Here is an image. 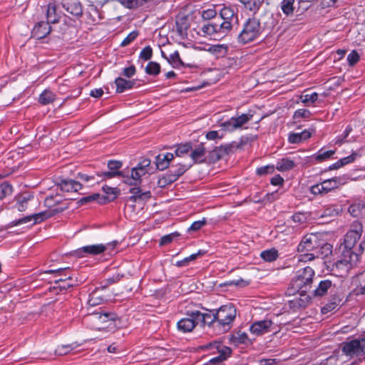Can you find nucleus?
I'll return each instance as SVG.
<instances>
[{
	"mask_svg": "<svg viewBox=\"0 0 365 365\" xmlns=\"http://www.w3.org/2000/svg\"><path fill=\"white\" fill-rule=\"evenodd\" d=\"M124 277L123 274L115 273L111 277L105 279L101 282V287L102 289H106L110 285L119 282Z\"/></svg>",
	"mask_w": 365,
	"mask_h": 365,
	"instance_id": "43",
	"label": "nucleus"
},
{
	"mask_svg": "<svg viewBox=\"0 0 365 365\" xmlns=\"http://www.w3.org/2000/svg\"><path fill=\"white\" fill-rule=\"evenodd\" d=\"M323 237V234L319 232L309 233L303 237L297 246V251L303 253V255H301L300 260H307L305 255L317 251Z\"/></svg>",
	"mask_w": 365,
	"mask_h": 365,
	"instance_id": "7",
	"label": "nucleus"
},
{
	"mask_svg": "<svg viewBox=\"0 0 365 365\" xmlns=\"http://www.w3.org/2000/svg\"><path fill=\"white\" fill-rule=\"evenodd\" d=\"M138 36V31H133L130 32L121 42L120 46L125 47L132 43Z\"/></svg>",
	"mask_w": 365,
	"mask_h": 365,
	"instance_id": "59",
	"label": "nucleus"
},
{
	"mask_svg": "<svg viewBox=\"0 0 365 365\" xmlns=\"http://www.w3.org/2000/svg\"><path fill=\"white\" fill-rule=\"evenodd\" d=\"M192 166V164H190V165H186L184 164L178 163L176 165V168L175 170H173V172L175 173L176 177L179 178L187 170H188Z\"/></svg>",
	"mask_w": 365,
	"mask_h": 365,
	"instance_id": "55",
	"label": "nucleus"
},
{
	"mask_svg": "<svg viewBox=\"0 0 365 365\" xmlns=\"http://www.w3.org/2000/svg\"><path fill=\"white\" fill-rule=\"evenodd\" d=\"M205 349L210 350H216L219 354L218 356L225 361L232 354V349L229 346H225L222 342L218 341H211L205 345Z\"/></svg>",
	"mask_w": 365,
	"mask_h": 365,
	"instance_id": "19",
	"label": "nucleus"
},
{
	"mask_svg": "<svg viewBox=\"0 0 365 365\" xmlns=\"http://www.w3.org/2000/svg\"><path fill=\"white\" fill-rule=\"evenodd\" d=\"M123 166V163L120 160H110L108 162V168L111 171H119Z\"/></svg>",
	"mask_w": 365,
	"mask_h": 365,
	"instance_id": "63",
	"label": "nucleus"
},
{
	"mask_svg": "<svg viewBox=\"0 0 365 365\" xmlns=\"http://www.w3.org/2000/svg\"><path fill=\"white\" fill-rule=\"evenodd\" d=\"M49 24L46 21L38 22L32 30V36L37 39L45 38L51 31V27Z\"/></svg>",
	"mask_w": 365,
	"mask_h": 365,
	"instance_id": "23",
	"label": "nucleus"
},
{
	"mask_svg": "<svg viewBox=\"0 0 365 365\" xmlns=\"http://www.w3.org/2000/svg\"><path fill=\"white\" fill-rule=\"evenodd\" d=\"M103 190L106 194V195H100L98 200V203L100 204H106L109 202L113 201L118 195L117 188H113L106 185L103 187Z\"/></svg>",
	"mask_w": 365,
	"mask_h": 365,
	"instance_id": "28",
	"label": "nucleus"
},
{
	"mask_svg": "<svg viewBox=\"0 0 365 365\" xmlns=\"http://www.w3.org/2000/svg\"><path fill=\"white\" fill-rule=\"evenodd\" d=\"M312 116V113L307 109L300 108L295 110L293 114V118L298 120L299 118H309Z\"/></svg>",
	"mask_w": 365,
	"mask_h": 365,
	"instance_id": "54",
	"label": "nucleus"
},
{
	"mask_svg": "<svg viewBox=\"0 0 365 365\" xmlns=\"http://www.w3.org/2000/svg\"><path fill=\"white\" fill-rule=\"evenodd\" d=\"M336 286L329 279H322L318 282L317 286L310 291L313 297H322L328 293H332Z\"/></svg>",
	"mask_w": 365,
	"mask_h": 365,
	"instance_id": "13",
	"label": "nucleus"
},
{
	"mask_svg": "<svg viewBox=\"0 0 365 365\" xmlns=\"http://www.w3.org/2000/svg\"><path fill=\"white\" fill-rule=\"evenodd\" d=\"M194 314H195V311L187 312V317L178 322L177 329L179 331L190 333L198 325L197 317Z\"/></svg>",
	"mask_w": 365,
	"mask_h": 365,
	"instance_id": "11",
	"label": "nucleus"
},
{
	"mask_svg": "<svg viewBox=\"0 0 365 365\" xmlns=\"http://www.w3.org/2000/svg\"><path fill=\"white\" fill-rule=\"evenodd\" d=\"M205 137L207 140H214L216 139H222L224 137V134L222 132L220 133V131L217 130H210L206 133Z\"/></svg>",
	"mask_w": 365,
	"mask_h": 365,
	"instance_id": "62",
	"label": "nucleus"
},
{
	"mask_svg": "<svg viewBox=\"0 0 365 365\" xmlns=\"http://www.w3.org/2000/svg\"><path fill=\"white\" fill-rule=\"evenodd\" d=\"M207 224L206 218L203 217L201 220L195 221L188 228V231H197Z\"/></svg>",
	"mask_w": 365,
	"mask_h": 365,
	"instance_id": "60",
	"label": "nucleus"
},
{
	"mask_svg": "<svg viewBox=\"0 0 365 365\" xmlns=\"http://www.w3.org/2000/svg\"><path fill=\"white\" fill-rule=\"evenodd\" d=\"M276 168L273 165H267L265 166L259 167L256 170V174L258 176H264L268 174H272L274 173Z\"/></svg>",
	"mask_w": 365,
	"mask_h": 365,
	"instance_id": "53",
	"label": "nucleus"
},
{
	"mask_svg": "<svg viewBox=\"0 0 365 365\" xmlns=\"http://www.w3.org/2000/svg\"><path fill=\"white\" fill-rule=\"evenodd\" d=\"M148 171H142L136 167L133 168L131 170L130 176L125 173V176H123V182L129 185H138L141 182V177L145 175Z\"/></svg>",
	"mask_w": 365,
	"mask_h": 365,
	"instance_id": "21",
	"label": "nucleus"
},
{
	"mask_svg": "<svg viewBox=\"0 0 365 365\" xmlns=\"http://www.w3.org/2000/svg\"><path fill=\"white\" fill-rule=\"evenodd\" d=\"M295 0H282L280 2V8L284 14L287 16H289L293 14L294 11V4Z\"/></svg>",
	"mask_w": 365,
	"mask_h": 365,
	"instance_id": "44",
	"label": "nucleus"
},
{
	"mask_svg": "<svg viewBox=\"0 0 365 365\" xmlns=\"http://www.w3.org/2000/svg\"><path fill=\"white\" fill-rule=\"evenodd\" d=\"M232 146L230 144L221 145L215 147L211 152L212 157H215L217 160L220 159L225 155H228L232 150Z\"/></svg>",
	"mask_w": 365,
	"mask_h": 365,
	"instance_id": "34",
	"label": "nucleus"
},
{
	"mask_svg": "<svg viewBox=\"0 0 365 365\" xmlns=\"http://www.w3.org/2000/svg\"><path fill=\"white\" fill-rule=\"evenodd\" d=\"M331 297L328 303H327L322 308V314H327L334 309H335L337 307L340 306L341 302L342 301V296L341 294L337 293L335 290H333L332 293H330Z\"/></svg>",
	"mask_w": 365,
	"mask_h": 365,
	"instance_id": "24",
	"label": "nucleus"
},
{
	"mask_svg": "<svg viewBox=\"0 0 365 365\" xmlns=\"http://www.w3.org/2000/svg\"><path fill=\"white\" fill-rule=\"evenodd\" d=\"M192 150V143L187 142L185 143H180L175 145L174 156L183 157L185 155L190 154Z\"/></svg>",
	"mask_w": 365,
	"mask_h": 365,
	"instance_id": "42",
	"label": "nucleus"
},
{
	"mask_svg": "<svg viewBox=\"0 0 365 365\" xmlns=\"http://www.w3.org/2000/svg\"><path fill=\"white\" fill-rule=\"evenodd\" d=\"M104 244H96L83 246L76 250V255L78 257L94 256L104 252Z\"/></svg>",
	"mask_w": 365,
	"mask_h": 365,
	"instance_id": "16",
	"label": "nucleus"
},
{
	"mask_svg": "<svg viewBox=\"0 0 365 365\" xmlns=\"http://www.w3.org/2000/svg\"><path fill=\"white\" fill-rule=\"evenodd\" d=\"M96 175L99 178H102L103 180L104 179H110L115 177H122L125 176V171H111L109 170V171H105L102 173H96Z\"/></svg>",
	"mask_w": 365,
	"mask_h": 365,
	"instance_id": "46",
	"label": "nucleus"
},
{
	"mask_svg": "<svg viewBox=\"0 0 365 365\" xmlns=\"http://www.w3.org/2000/svg\"><path fill=\"white\" fill-rule=\"evenodd\" d=\"M175 26L178 34L182 38H186L187 30L190 26V16L184 13L178 14L175 19Z\"/></svg>",
	"mask_w": 365,
	"mask_h": 365,
	"instance_id": "15",
	"label": "nucleus"
},
{
	"mask_svg": "<svg viewBox=\"0 0 365 365\" xmlns=\"http://www.w3.org/2000/svg\"><path fill=\"white\" fill-rule=\"evenodd\" d=\"M65 279H57L55 280L56 286L53 287L54 289H59V291L67 290L69 288H72L74 286L75 281L71 276H67L64 274Z\"/></svg>",
	"mask_w": 365,
	"mask_h": 365,
	"instance_id": "30",
	"label": "nucleus"
},
{
	"mask_svg": "<svg viewBox=\"0 0 365 365\" xmlns=\"http://www.w3.org/2000/svg\"><path fill=\"white\" fill-rule=\"evenodd\" d=\"M254 113L250 110L247 113L232 116L227 120L220 123V126L224 131L232 133L242 128L244 125L252 119Z\"/></svg>",
	"mask_w": 365,
	"mask_h": 365,
	"instance_id": "8",
	"label": "nucleus"
},
{
	"mask_svg": "<svg viewBox=\"0 0 365 365\" xmlns=\"http://www.w3.org/2000/svg\"><path fill=\"white\" fill-rule=\"evenodd\" d=\"M221 17H217L202 25L201 31L205 35L210 36L215 40H220L227 36L232 31L230 23L227 24Z\"/></svg>",
	"mask_w": 365,
	"mask_h": 365,
	"instance_id": "6",
	"label": "nucleus"
},
{
	"mask_svg": "<svg viewBox=\"0 0 365 365\" xmlns=\"http://www.w3.org/2000/svg\"><path fill=\"white\" fill-rule=\"evenodd\" d=\"M312 132L308 130H304L301 133H291L288 137V141L290 143L296 144L311 138Z\"/></svg>",
	"mask_w": 365,
	"mask_h": 365,
	"instance_id": "29",
	"label": "nucleus"
},
{
	"mask_svg": "<svg viewBox=\"0 0 365 365\" xmlns=\"http://www.w3.org/2000/svg\"><path fill=\"white\" fill-rule=\"evenodd\" d=\"M206 148L205 143H200L193 145L192 144V150L190 153V156L192 159V164H200L206 161Z\"/></svg>",
	"mask_w": 365,
	"mask_h": 365,
	"instance_id": "18",
	"label": "nucleus"
},
{
	"mask_svg": "<svg viewBox=\"0 0 365 365\" xmlns=\"http://www.w3.org/2000/svg\"><path fill=\"white\" fill-rule=\"evenodd\" d=\"M147 74L150 76H158L160 73V65L155 61H150L145 68Z\"/></svg>",
	"mask_w": 365,
	"mask_h": 365,
	"instance_id": "48",
	"label": "nucleus"
},
{
	"mask_svg": "<svg viewBox=\"0 0 365 365\" xmlns=\"http://www.w3.org/2000/svg\"><path fill=\"white\" fill-rule=\"evenodd\" d=\"M347 61H348L349 65H351V66L356 64L359 61V56L358 53L356 51H352L347 56Z\"/></svg>",
	"mask_w": 365,
	"mask_h": 365,
	"instance_id": "64",
	"label": "nucleus"
},
{
	"mask_svg": "<svg viewBox=\"0 0 365 365\" xmlns=\"http://www.w3.org/2000/svg\"><path fill=\"white\" fill-rule=\"evenodd\" d=\"M341 350L346 356H361L365 355V337L344 342Z\"/></svg>",
	"mask_w": 365,
	"mask_h": 365,
	"instance_id": "9",
	"label": "nucleus"
},
{
	"mask_svg": "<svg viewBox=\"0 0 365 365\" xmlns=\"http://www.w3.org/2000/svg\"><path fill=\"white\" fill-rule=\"evenodd\" d=\"M56 95L49 90H44L39 96L38 102L42 105H48L54 101Z\"/></svg>",
	"mask_w": 365,
	"mask_h": 365,
	"instance_id": "45",
	"label": "nucleus"
},
{
	"mask_svg": "<svg viewBox=\"0 0 365 365\" xmlns=\"http://www.w3.org/2000/svg\"><path fill=\"white\" fill-rule=\"evenodd\" d=\"M242 4H243L245 9L256 14L259 11L262 7L264 1L263 0H238Z\"/></svg>",
	"mask_w": 365,
	"mask_h": 365,
	"instance_id": "33",
	"label": "nucleus"
},
{
	"mask_svg": "<svg viewBox=\"0 0 365 365\" xmlns=\"http://www.w3.org/2000/svg\"><path fill=\"white\" fill-rule=\"evenodd\" d=\"M129 192L132 194L129 200L133 202H137L138 200H146L150 197V191L142 192L139 187H134L130 189Z\"/></svg>",
	"mask_w": 365,
	"mask_h": 365,
	"instance_id": "32",
	"label": "nucleus"
},
{
	"mask_svg": "<svg viewBox=\"0 0 365 365\" xmlns=\"http://www.w3.org/2000/svg\"><path fill=\"white\" fill-rule=\"evenodd\" d=\"M136 83V80H126L121 77H118L115 80L116 86V93H121L127 90L132 89Z\"/></svg>",
	"mask_w": 365,
	"mask_h": 365,
	"instance_id": "26",
	"label": "nucleus"
},
{
	"mask_svg": "<svg viewBox=\"0 0 365 365\" xmlns=\"http://www.w3.org/2000/svg\"><path fill=\"white\" fill-rule=\"evenodd\" d=\"M299 294L300 297L299 299H297L296 303L297 304V306L299 307H306L307 305L310 302L312 297H313L312 295L307 294V292H297Z\"/></svg>",
	"mask_w": 365,
	"mask_h": 365,
	"instance_id": "52",
	"label": "nucleus"
},
{
	"mask_svg": "<svg viewBox=\"0 0 365 365\" xmlns=\"http://www.w3.org/2000/svg\"><path fill=\"white\" fill-rule=\"evenodd\" d=\"M314 274V271L310 267L299 269L287 289L289 294H294L296 292H310Z\"/></svg>",
	"mask_w": 365,
	"mask_h": 365,
	"instance_id": "4",
	"label": "nucleus"
},
{
	"mask_svg": "<svg viewBox=\"0 0 365 365\" xmlns=\"http://www.w3.org/2000/svg\"><path fill=\"white\" fill-rule=\"evenodd\" d=\"M363 232L362 224L356 220L350 226V230L344 236L343 245L340 247L341 254L340 259L334 264V267L342 272H347L353 266L356 265L359 261L360 255L363 252V242L358 247L356 245Z\"/></svg>",
	"mask_w": 365,
	"mask_h": 365,
	"instance_id": "1",
	"label": "nucleus"
},
{
	"mask_svg": "<svg viewBox=\"0 0 365 365\" xmlns=\"http://www.w3.org/2000/svg\"><path fill=\"white\" fill-rule=\"evenodd\" d=\"M174 159V154L167 153H160L155 157L156 167L159 170H164L170 165V162Z\"/></svg>",
	"mask_w": 365,
	"mask_h": 365,
	"instance_id": "25",
	"label": "nucleus"
},
{
	"mask_svg": "<svg viewBox=\"0 0 365 365\" xmlns=\"http://www.w3.org/2000/svg\"><path fill=\"white\" fill-rule=\"evenodd\" d=\"M348 211L353 217H359L365 211V202L359 200L352 203Z\"/></svg>",
	"mask_w": 365,
	"mask_h": 365,
	"instance_id": "38",
	"label": "nucleus"
},
{
	"mask_svg": "<svg viewBox=\"0 0 365 365\" xmlns=\"http://www.w3.org/2000/svg\"><path fill=\"white\" fill-rule=\"evenodd\" d=\"M334 153V150H324L323 149H321L314 155V158L317 161L322 162L331 158V156Z\"/></svg>",
	"mask_w": 365,
	"mask_h": 365,
	"instance_id": "50",
	"label": "nucleus"
},
{
	"mask_svg": "<svg viewBox=\"0 0 365 365\" xmlns=\"http://www.w3.org/2000/svg\"><path fill=\"white\" fill-rule=\"evenodd\" d=\"M12 192L13 187L10 183L4 182L0 184V200H3L6 196L11 195Z\"/></svg>",
	"mask_w": 365,
	"mask_h": 365,
	"instance_id": "51",
	"label": "nucleus"
},
{
	"mask_svg": "<svg viewBox=\"0 0 365 365\" xmlns=\"http://www.w3.org/2000/svg\"><path fill=\"white\" fill-rule=\"evenodd\" d=\"M217 16V11L215 9H208L207 10H204L202 13V19L208 20V21L216 19Z\"/></svg>",
	"mask_w": 365,
	"mask_h": 365,
	"instance_id": "56",
	"label": "nucleus"
},
{
	"mask_svg": "<svg viewBox=\"0 0 365 365\" xmlns=\"http://www.w3.org/2000/svg\"><path fill=\"white\" fill-rule=\"evenodd\" d=\"M61 17L60 12L58 11L57 5L52 2L47 5L46 19L48 24H55L58 22Z\"/></svg>",
	"mask_w": 365,
	"mask_h": 365,
	"instance_id": "27",
	"label": "nucleus"
},
{
	"mask_svg": "<svg viewBox=\"0 0 365 365\" xmlns=\"http://www.w3.org/2000/svg\"><path fill=\"white\" fill-rule=\"evenodd\" d=\"M261 258L267 262L275 261L279 257V252L276 248H271L262 251L260 253Z\"/></svg>",
	"mask_w": 365,
	"mask_h": 365,
	"instance_id": "41",
	"label": "nucleus"
},
{
	"mask_svg": "<svg viewBox=\"0 0 365 365\" xmlns=\"http://www.w3.org/2000/svg\"><path fill=\"white\" fill-rule=\"evenodd\" d=\"M217 323L215 324L216 334H222L229 331L232 327L236 318L237 309L231 303L222 305L215 309Z\"/></svg>",
	"mask_w": 365,
	"mask_h": 365,
	"instance_id": "3",
	"label": "nucleus"
},
{
	"mask_svg": "<svg viewBox=\"0 0 365 365\" xmlns=\"http://www.w3.org/2000/svg\"><path fill=\"white\" fill-rule=\"evenodd\" d=\"M341 184V178L340 177H334L324 180L322 182V190H324V193H328L329 192L337 188Z\"/></svg>",
	"mask_w": 365,
	"mask_h": 365,
	"instance_id": "31",
	"label": "nucleus"
},
{
	"mask_svg": "<svg viewBox=\"0 0 365 365\" xmlns=\"http://www.w3.org/2000/svg\"><path fill=\"white\" fill-rule=\"evenodd\" d=\"M63 8L71 14L81 17L83 15V8L78 0H62Z\"/></svg>",
	"mask_w": 365,
	"mask_h": 365,
	"instance_id": "20",
	"label": "nucleus"
},
{
	"mask_svg": "<svg viewBox=\"0 0 365 365\" xmlns=\"http://www.w3.org/2000/svg\"><path fill=\"white\" fill-rule=\"evenodd\" d=\"M332 253V245L326 242L323 237L321 240L320 245L316 252L306 255L305 257L307 260H312L315 258H325Z\"/></svg>",
	"mask_w": 365,
	"mask_h": 365,
	"instance_id": "14",
	"label": "nucleus"
},
{
	"mask_svg": "<svg viewBox=\"0 0 365 365\" xmlns=\"http://www.w3.org/2000/svg\"><path fill=\"white\" fill-rule=\"evenodd\" d=\"M262 31L259 19L249 18L245 22L242 30L237 36V41L241 44L252 42L259 38Z\"/></svg>",
	"mask_w": 365,
	"mask_h": 365,
	"instance_id": "5",
	"label": "nucleus"
},
{
	"mask_svg": "<svg viewBox=\"0 0 365 365\" xmlns=\"http://www.w3.org/2000/svg\"><path fill=\"white\" fill-rule=\"evenodd\" d=\"M55 185L63 192H78L81 190L82 185L75 180L56 178L54 180Z\"/></svg>",
	"mask_w": 365,
	"mask_h": 365,
	"instance_id": "12",
	"label": "nucleus"
},
{
	"mask_svg": "<svg viewBox=\"0 0 365 365\" xmlns=\"http://www.w3.org/2000/svg\"><path fill=\"white\" fill-rule=\"evenodd\" d=\"M296 164L294 160L289 158H283L276 165V169L280 172H285L293 169Z\"/></svg>",
	"mask_w": 365,
	"mask_h": 365,
	"instance_id": "36",
	"label": "nucleus"
},
{
	"mask_svg": "<svg viewBox=\"0 0 365 365\" xmlns=\"http://www.w3.org/2000/svg\"><path fill=\"white\" fill-rule=\"evenodd\" d=\"M58 202L59 201L56 200L53 196H48L44 201L45 205L48 207V210L13 220L9 223V227H14L28 223L32 220H34L33 224H38L43 222V220L50 218L56 214L60 213L66 209V206L59 205Z\"/></svg>",
	"mask_w": 365,
	"mask_h": 365,
	"instance_id": "2",
	"label": "nucleus"
},
{
	"mask_svg": "<svg viewBox=\"0 0 365 365\" xmlns=\"http://www.w3.org/2000/svg\"><path fill=\"white\" fill-rule=\"evenodd\" d=\"M319 95L317 92H314L312 94L300 95L299 99L305 106L314 104L318 99Z\"/></svg>",
	"mask_w": 365,
	"mask_h": 365,
	"instance_id": "47",
	"label": "nucleus"
},
{
	"mask_svg": "<svg viewBox=\"0 0 365 365\" xmlns=\"http://www.w3.org/2000/svg\"><path fill=\"white\" fill-rule=\"evenodd\" d=\"M163 57H164L168 63L175 68H178L180 66H185V63L182 62L180 57V53L178 51H175L173 53H171L168 58L165 56L163 51H161Z\"/></svg>",
	"mask_w": 365,
	"mask_h": 365,
	"instance_id": "35",
	"label": "nucleus"
},
{
	"mask_svg": "<svg viewBox=\"0 0 365 365\" xmlns=\"http://www.w3.org/2000/svg\"><path fill=\"white\" fill-rule=\"evenodd\" d=\"M93 316L98 319L101 323L110 322L109 325L113 324L117 319L116 314L113 312H96Z\"/></svg>",
	"mask_w": 365,
	"mask_h": 365,
	"instance_id": "39",
	"label": "nucleus"
},
{
	"mask_svg": "<svg viewBox=\"0 0 365 365\" xmlns=\"http://www.w3.org/2000/svg\"><path fill=\"white\" fill-rule=\"evenodd\" d=\"M76 347V346L74 344L59 345L56 349L55 354L56 355L63 356L69 354Z\"/></svg>",
	"mask_w": 365,
	"mask_h": 365,
	"instance_id": "49",
	"label": "nucleus"
},
{
	"mask_svg": "<svg viewBox=\"0 0 365 365\" xmlns=\"http://www.w3.org/2000/svg\"><path fill=\"white\" fill-rule=\"evenodd\" d=\"M153 56V48L150 46H147L142 49L140 53L139 58L143 61H148Z\"/></svg>",
	"mask_w": 365,
	"mask_h": 365,
	"instance_id": "58",
	"label": "nucleus"
},
{
	"mask_svg": "<svg viewBox=\"0 0 365 365\" xmlns=\"http://www.w3.org/2000/svg\"><path fill=\"white\" fill-rule=\"evenodd\" d=\"M218 17H221L222 21L227 22V24L230 23L231 29H232L234 24L238 21L237 13L235 11L234 9L230 6L222 7L220 11Z\"/></svg>",
	"mask_w": 365,
	"mask_h": 365,
	"instance_id": "22",
	"label": "nucleus"
},
{
	"mask_svg": "<svg viewBox=\"0 0 365 365\" xmlns=\"http://www.w3.org/2000/svg\"><path fill=\"white\" fill-rule=\"evenodd\" d=\"M33 199L34 195L29 193H25L19 195L17 197V202L16 204V209L20 212L25 211L27 208L28 202Z\"/></svg>",
	"mask_w": 365,
	"mask_h": 365,
	"instance_id": "37",
	"label": "nucleus"
},
{
	"mask_svg": "<svg viewBox=\"0 0 365 365\" xmlns=\"http://www.w3.org/2000/svg\"><path fill=\"white\" fill-rule=\"evenodd\" d=\"M179 233L173 232L169 235H164L161 237L160 241V245H165L170 243L174 239L177 238L179 236Z\"/></svg>",
	"mask_w": 365,
	"mask_h": 365,
	"instance_id": "61",
	"label": "nucleus"
},
{
	"mask_svg": "<svg viewBox=\"0 0 365 365\" xmlns=\"http://www.w3.org/2000/svg\"><path fill=\"white\" fill-rule=\"evenodd\" d=\"M194 314L198 322L201 327L207 326L209 329L216 334L215 324L217 323L215 309L209 310L207 313H202L200 311H195Z\"/></svg>",
	"mask_w": 365,
	"mask_h": 365,
	"instance_id": "10",
	"label": "nucleus"
},
{
	"mask_svg": "<svg viewBox=\"0 0 365 365\" xmlns=\"http://www.w3.org/2000/svg\"><path fill=\"white\" fill-rule=\"evenodd\" d=\"M272 325L273 322L269 319L256 321L251 324L250 331L256 336H261L271 331Z\"/></svg>",
	"mask_w": 365,
	"mask_h": 365,
	"instance_id": "17",
	"label": "nucleus"
},
{
	"mask_svg": "<svg viewBox=\"0 0 365 365\" xmlns=\"http://www.w3.org/2000/svg\"><path fill=\"white\" fill-rule=\"evenodd\" d=\"M211 51L218 56H223L227 52V46L225 45H215L211 47Z\"/></svg>",
	"mask_w": 365,
	"mask_h": 365,
	"instance_id": "57",
	"label": "nucleus"
},
{
	"mask_svg": "<svg viewBox=\"0 0 365 365\" xmlns=\"http://www.w3.org/2000/svg\"><path fill=\"white\" fill-rule=\"evenodd\" d=\"M230 341L235 345L246 344L249 341V338L245 332L239 331L230 335Z\"/></svg>",
	"mask_w": 365,
	"mask_h": 365,
	"instance_id": "40",
	"label": "nucleus"
}]
</instances>
